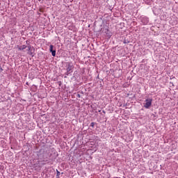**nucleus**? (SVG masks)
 <instances>
[{
    "label": "nucleus",
    "instance_id": "8",
    "mask_svg": "<svg viewBox=\"0 0 178 178\" xmlns=\"http://www.w3.org/2000/svg\"><path fill=\"white\" fill-rule=\"evenodd\" d=\"M28 47L26 44H23L22 46H20L19 47H18L19 51H23L24 49H26V48H27Z\"/></svg>",
    "mask_w": 178,
    "mask_h": 178
},
{
    "label": "nucleus",
    "instance_id": "5",
    "mask_svg": "<svg viewBox=\"0 0 178 178\" xmlns=\"http://www.w3.org/2000/svg\"><path fill=\"white\" fill-rule=\"evenodd\" d=\"M54 45L51 44L49 47V51L51 53L52 56H56V50L54 49Z\"/></svg>",
    "mask_w": 178,
    "mask_h": 178
},
{
    "label": "nucleus",
    "instance_id": "16",
    "mask_svg": "<svg viewBox=\"0 0 178 178\" xmlns=\"http://www.w3.org/2000/svg\"><path fill=\"white\" fill-rule=\"evenodd\" d=\"M103 113H106V112L105 111L103 110Z\"/></svg>",
    "mask_w": 178,
    "mask_h": 178
},
{
    "label": "nucleus",
    "instance_id": "7",
    "mask_svg": "<svg viewBox=\"0 0 178 178\" xmlns=\"http://www.w3.org/2000/svg\"><path fill=\"white\" fill-rule=\"evenodd\" d=\"M104 33H105L106 37H108V38H111L112 37V32H111V31H109V29H106L104 31Z\"/></svg>",
    "mask_w": 178,
    "mask_h": 178
},
{
    "label": "nucleus",
    "instance_id": "2",
    "mask_svg": "<svg viewBox=\"0 0 178 178\" xmlns=\"http://www.w3.org/2000/svg\"><path fill=\"white\" fill-rule=\"evenodd\" d=\"M152 105V98H147L145 100L143 103V106L145 109H149Z\"/></svg>",
    "mask_w": 178,
    "mask_h": 178
},
{
    "label": "nucleus",
    "instance_id": "19",
    "mask_svg": "<svg viewBox=\"0 0 178 178\" xmlns=\"http://www.w3.org/2000/svg\"><path fill=\"white\" fill-rule=\"evenodd\" d=\"M39 1V2H41V0H38Z\"/></svg>",
    "mask_w": 178,
    "mask_h": 178
},
{
    "label": "nucleus",
    "instance_id": "9",
    "mask_svg": "<svg viewBox=\"0 0 178 178\" xmlns=\"http://www.w3.org/2000/svg\"><path fill=\"white\" fill-rule=\"evenodd\" d=\"M60 172L56 170V178H60Z\"/></svg>",
    "mask_w": 178,
    "mask_h": 178
},
{
    "label": "nucleus",
    "instance_id": "13",
    "mask_svg": "<svg viewBox=\"0 0 178 178\" xmlns=\"http://www.w3.org/2000/svg\"><path fill=\"white\" fill-rule=\"evenodd\" d=\"M76 97H77V98H81V95H80V94H77Z\"/></svg>",
    "mask_w": 178,
    "mask_h": 178
},
{
    "label": "nucleus",
    "instance_id": "3",
    "mask_svg": "<svg viewBox=\"0 0 178 178\" xmlns=\"http://www.w3.org/2000/svg\"><path fill=\"white\" fill-rule=\"evenodd\" d=\"M66 67L67 72L73 73V69H74V66H73V64L72 63H66Z\"/></svg>",
    "mask_w": 178,
    "mask_h": 178
},
{
    "label": "nucleus",
    "instance_id": "1",
    "mask_svg": "<svg viewBox=\"0 0 178 178\" xmlns=\"http://www.w3.org/2000/svg\"><path fill=\"white\" fill-rule=\"evenodd\" d=\"M37 156L38 162H46L49 163L51 161L56 159V156H52V154L48 153V151L44 150V149H40L37 152Z\"/></svg>",
    "mask_w": 178,
    "mask_h": 178
},
{
    "label": "nucleus",
    "instance_id": "15",
    "mask_svg": "<svg viewBox=\"0 0 178 178\" xmlns=\"http://www.w3.org/2000/svg\"><path fill=\"white\" fill-rule=\"evenodd\" d=\"M62 83L61 82H59V86L60 87Z\"/></svg>",
    "mask_w": 178,
    "mask_h": 178
},
{
    "label": "nucleus",
    "instance_id": "10",
    "mask_svg": "<svg viewBox=\"0 0 178 178\" xmlns=\"http://www.w3.org/2000/svg\"><path fill=\"white\" fill-rule=\"evenodd\" d=\"M95 124H96L95 122H91L90 127H92L94 129V127L95 126Z\"/></svg>",
    "mask_w": 178,
    "mask_h": 178
},
{
    "label": "nucleus",
    "instance_id": "6",
    "mask_svg": "<svg viewBox=\"0 0 178 178\" xmlns=\"http://www.w3.org/2000/svg\"><path fill=\"white\" fill-rule=\"evenodd\" d=\"M141 22H142L143 24H144L145 26V25H147V23H149V19H148V17H143L141 18Z\"/></svg>",
    "mask_w": 178,
    "mask_h": 178
},
{
    "label": "nucleus",
    "instance_id": "11",
    "mask_svg": "<svg viewBox=\"0 0 178 178\" xmlns=\"http://www.w3.org/2000/svg\"><path fill=\"white\" fill-rule=\"evenodd\" d=\"M70 73H72V72L67 71V72L65 73V76H69V75L70 74Z\"/></svg>",
    "mask_w": 178,
    "mask_h": 178
},
{
    "label": "nucleus",
    "instance_id": "18",
    "mask_svg": "<svg viewBox=\"0 0 178 178\" xmlns=\"http://www.w3.org/2000/svg\"><path fill=\"white\" fill-rule=\"evenodd\" d=\"M67 77V76H64V78H65V79H66Z\"/></svg>",
    "mask_w": 178,
    "mask_h": 178
},
{
    "label": "nucleus",
    "instance_id": "17",
    "mask_svg": "<svg viewBox=\"0 0 178 178\" xmlns=\"http://www.w3.org/2000/svg\"><path fill=\"white\" fill-rule=\"evenodd\" d=\"M26 86H29V82H26Z\"/></svg>",
    "mask_w": 178,
    "mask_h": 178
},
{
    "label": "nucleus",
    "instance_id": "12",
    "mask_svg": "<svg viewBox=\"0 0 178 178\" xmlns=\"http://www.w3.org/2000/svg\"><path fill=\"white\" fill-rule=\"evenodd\" d=\"M124 44H129V41H128V40H124Z\"/></svg>",
    "mask_w": 178,
    "mask_h": 178
},
{
    "label": "nucleus",
    "instance_id": "14",
    "mask_svg": "<svg viewBox=\"0 0 178 178\" xmlns=\"http://www.w3.org/2000/svg\"><path fill=\"white\" fill-rule=\"evenodd\" d=\"M3 69H2V67H1L0 65V72H3Z\"/></svg>",
    "mask_w": 178,
    "mask_h": 178
},
{
    "label": "nucleus",
    "instance_id": "4",
    "mask_svg": "<svg viewBox=\"0 0 178 178\" xmlns=\"http://www.w3.org/2000/svg\"><path fill=\"white\" fill-rule=\"evenodd\" d=\"M28 51L29 52V54L31 55V56H34V55H35V54L34 52H35V49L34 48V47H32L31 45H28Z\"/></svg>",
    "mask_w": 178,
    "mask_h": 178
}]
</instances>
